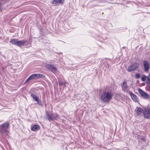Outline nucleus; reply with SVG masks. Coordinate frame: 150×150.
I'll list each match as a JSON object with an SVG mask.
<instances>
[{
  "label": "nucleus",
  "mask_w": 150,
  "mask_h": 150,
  "mask_svg": "<svg viewBox=\"0 0 150 150\" xmlns=\"http://www.w3.org/2000/svg\"><path fill=\"white\" fill-rule=\"evenodd\" d=\"M138 91L140 94L143 98L145 99H147L149 98V95L145 92L143 91L141 89H139Z\"/></svg>",
  "instance_id": "6e6552de"
},
{
  "label": "nucleus",
  "mask_w": 150,
  "mask_h": 150,
  "mask_svg": "<svg viewBox=\"0 0 150 150\" xmlns=\"http://www.w3.org/2000/svg\"><path fill=\"white\" fill-rule=\"evenodd\" d=\"M46 67L53 73L57 71V68L53 64H47Z\"/></svg>",
  "instance_id": "1a4fd4ad"
},
{
  "label": "nucleus",
  "mask_w": 150,
  "mask_h": 150,
  "mask_svg": "<svg viewBox=\"0 0 150 150\" xmlns=\"http://www.w3.org/2000/svg\"><path fill=\"white\" fill-rule=\"evenodd\" d=\"M9 124L6 122L0 126V132L3 134H5L6 135H8L9 131L8 128Z\"/></svg>",
  "instance_id": "f03ea898"
},
{
  "label": "nucleus",
  "mask_w": 150,
  "mask_h": 150,
  "mask_svg": "<svg viewBox=\"0 0 150 150\" xmlns=\"http://www.w3.org/2000/svg\"><path fill=\"white\" fill-rule=\"evenodd\" d=\"M53 4H58V0H53L52 1Z\"/></svg>",
  "instance_id": "412c9836"
},
{
  "label": "nucleus",
  "mask_w": 150,
  "mask_h": 150,
  "mask_svg": "<svg viewBox=\"0 0 150 150\" xmlns=\"http://www.w3.org/2000/svg\"><path fill=\"white\" fill-rule=\"evenodd\" d=\"M45 76L40 74H34L30 75L25 81V83H28L32 79H38L44 78Z\"/></svg>",
  "instance_id": "7ed1b4c3"
},
{
  "label": "nucleus",
  "mask_w": 150,
  "mask_h": 150,
  "mask_svg": "<svg viewBox=\"0 0 150 150\" xmlns=\"http://www.w3.org/2000/svg\"><path fill=\"white\" fill-rule=\"evenodd\" d=\"M135 78L136 79H138L140 78V76L139 73L136 74L135 75Z\"/></svg>",
  "instance_id": "6ab92c4d"
},
{
  "label": "nucleus",
  "mask_w": 150,
  "mask_h": 150,
  "mask_svg": "<svg viewBox=\"0 0 150 150\" xmlns=\"http://www.w3.org/2000/svg\"><path fill=\"white\" fill-rule=\"evenodd\" d=\"M122 90L125 92H128L129 87L127 85V83L126 82H124L122 85Z\"/></svg>",
  "instance_id": "0eeeda50"
},
{
  "label": "nucleus",
  "mask_w": 150,
  "mask_h": 150,
  "mask_svg": "<svg viewBox=\"0 0 150 150\" xmlns=\"http://www.w3.org/2000/svg\"><path fill=\"white\" fill-rule=\"evenodd\" d=\"M26 42L24 40H17L16 46L21 47L23 46Z\"/></svg>",
  "instance_id": "9b49d317"
},
{
  "label": "nucleus",
  "mask_w": 150,
  "mask_h": 150,
  "mask_svg": "<svg viewBox=\"0 0 150 150\" xmlns=\"http://www.w3.org/2000/svg\"><path fill=\"white\" fill-rule=\"evenodd\" d=\"M139 66V64L137 63L132 64L129 66L127 69V71L129 72L133 71L136 69Z\"/></svg>",
  "instance_id": "423d86ee"
},
{
  "label": "nucleus",
  "mask_w": 150,
  "mask_h": 150,
  "mask_svg": "<svg viewBox=\"0 0 150 150\" xmlns=\"http://www.w3.org/2000/svg\"><path fill=\"white\" fill-rule=\"evenodd\" d=\"M17 40L14 38H12L10 40L9 42L12 44L16 46Z\"/></svg>",
  "instance_id": "f3484780"
},
{
  "label": "nucleus",
  "mask_w": 150,
  "mask_h": 150,
  "mask_svg": "<svg viewBox=\"0 0 150 150\" xmlns=\"http://www.w3.org/2000/svg\"><path fill=\"white\" fill-rule=\"evenodd\" d=\"M113 96L112 93L110 92H105L103 93L101 96L100 98L103 102H109Z\"/></svg>",
  "instance_id": "f257e3e1"
},
{
  "label": "nucleus",
  "mask_w": 150,
  "mask_h": 150,
  "mask_svg": "<svg viewBox=\"0 0 150 150\" xmlns=\"http://www.w3.org/2000/svg\"><path fill=\"white\" fill-rule=\"evenodd\" d=\"M46 115L48 117V120H57L59 118L58 116L56 113H50L48 112H46Z\"/></svg>",
  "instance_id": "20e7f679"
},
{
  "label": "nucleus",
  "mask_w": 150,
  "mask_h": 150,
  "mask_svg": "<svg viewBox=\"0 0 150 150\" xmlns=\"http://www.w3.org/2000/svg\"><path fill=\"white\" fill-rule=\"evenodd\" d=\"M143 113L145 118L150 119V105L144 109Z\"/></svg>",
  "instance_id": "39448f33"
},
{
  "label": "nucleus",
  "mask_w": 150,
  "mask_h": 150,
  "mask_svg": "<svg viewBox=\"0 0 150 150\" xmlns=\"http://www.w3.org/2000/svg\"><path fill=\"white\" fill-rule=\"evenodd\" d=\"M142 140H144V138H142Z\"/></svg>",
  "instance_id": "5701e85b"
},
{
  "label": "nucleus",
  "mask_w": 150,
  "mask_h": 150,
  "mask_svg": "<svg viewBox=\"0 0 150 150\" xmlns=\"http://www.w3.org/2000/svg\"><path fill=\"white\" fill-rule=\"evenodd\" d=\"M143 66L144 67V71H147L149 68V66L148 62L146 60L143 62Z\"/></svg>",
  "instance_id": "9d476101"
},
{
  "label": "nucleus",
  "mask_w": 150,
  "mask_h": 150,
  "mask_svg": "<svg viewBox=\"0 0 150 150\" xmlns=\"http://www.w3.org/2000/svg\"><path fill=\"white\" fill-rule=\"evenodd\" d=\"M150 76V75H149L147 76L145 75H143L142 77V81H145L146 82H148L149 79L148 77Z\"/></svg>",
  "instance_id": "f8f14e48"
},
{
  "label": "nucleus",
  "mask_w": 150,
  "mask_h": 150,
  "mask_svg": "<svg viewBox=\"0 0 150 150\" xmlns=\"http://www.w3.org/2000/svg\"><path fill=\"white\" fill-rule=\"evenodd\" d=\"M17 40L14 38H12L10 40L9 42L12 44L16 46Z\"/></svg>",
  "instance_id": "dca6fc26"
},
{
  "label": "nucleus",
  "mask_w": 150,
  "mask_h": 150,
  "mask_svg": "<svg viewBox=\"0 0 150 150\" xmlns=\"http://www.w3.org/2000/svg\"><path fill=\"white\" fill-rule=\"evenodd\" d=\"M31 97L33 98V100L37 102L38 104H39V97L35 95L34 94H31Z\"/></svg>",
  "instance_id": "ddd939ff"
},
{
  "label": "nucleus",
  "mask_w": 150,
  "mask_h": 150,
  "mask_svg": "<svg viewBox=\"0 0 150 150\" xmlns=\"http://www.w3.org/2000/svg\"><path fill=\"white\" fill-rule=\"evenodd\" d=\"M143 111L142 108H137L135 110V112L137 115H139L141 114Z\"/></svg>",
  "instance_id": "4468645a"
},
{
  "label": "nucleus",
  "mask_w": 150,
  "mask_h": 150,
  "mask_svg": "<svg viewBox=\"0 0 150 150\" xmlns=\"http://www.w3.org/2000/svg\"><path fill=\"white\" fill-rule=\"evenodd\" d=\"M131 96L132 97V100L134 102H137L138 101V98L137 97V96L135 95L132 93L131 94Z\"/></svg>",
  "instance_id": "2eb2a0df"
},
{
  "label": "nucleus",
  "mask_w": 150,
  "mask_h": 150,
  "mask_svg": "<svg viewBox=\"0 0 150 150\" xmlns=\"http://www.w3.org/2000/svg\"><path fill=\"white\" fill-rule=\"evenodd\" d=\"M59 85L60 86H62V85L65 84L64 82H63L62 81H59Z\"/></svg>",
  "instance_id": "aec40b11"
},
{
  "label": "nucleus",
  "mask_w": 150,
  "mask_h": 150,
  "mask_svg": "<svg viewBox=\"0 0 150 150\" xmlns=\"http://www.w3.org/2000/svg\"><path fill=\"white\" fill-rule=\"evenodd\" d=\"M58 4H63L64 0H58Z\"/></svg>",
  "instance_id": "4be33fe9"
},
{
  "label": "nucleus",
  "mask_w": 150,
  "mask_h": 150,
  "mask_svg": "<svg viewBox=\"0 0 150 150\" xmlns=\"http://www.w3.org/2000/svg\"><path fill=\"white\" fill-rule=\"evenodd\" d=\"M40 128V127L39 125H35L31 128V130L32 131H35L39 129Z\"/></svg>",
  "instance_id": "a211bd4d"
}]
</instances>
